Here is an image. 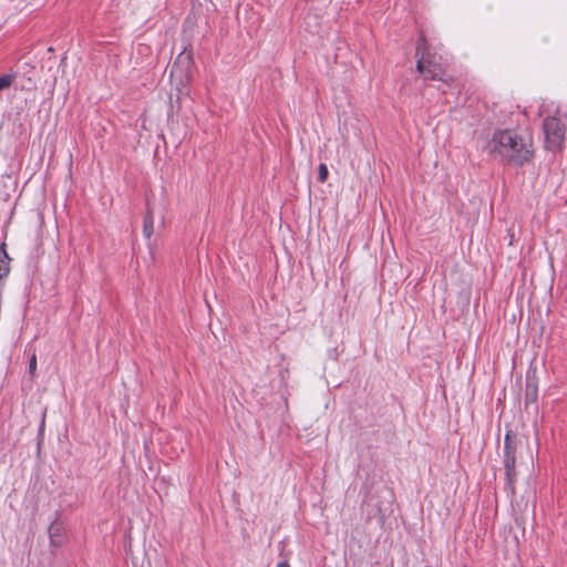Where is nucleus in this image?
Returning <instances> with one entry per match:
<instances>
[{
	"label": "nucleus",
	"mask_w": 567,
	"mask_h": 567,
	"mask_svg": "<svg viewBox=\"0 0 567 567\" xmlns=\"http://www.w3.org/2000/svg\"><path fill=\"white\" fill-rule=\"evenodd\" d=\"M487 151L501 161L517 165L528 162L533 155L530 140L509 130L495 132Z\"/></svg>",
	"instance_id": "nucleus-1"
},
{
	"label": "nucleus",
	"mask_w": 567,
	"mask_h": 567,
	"mask_svg": "<svg viewBox=\"0 0 567 567\" xmlns=\"http://www.w3.org/2000/svg\"><path fill=\"white\" fill-rule=\"evenodd\" d=\"M192 53L187 51L181 52L171 70V83L177 92V102L189 95L188 85L192 81L193 69Z\"/></svg>",
	"instance_id": "nucleus-2"
},
{
	"label": "nucleus",
	"mask_w": 567,
	"mask_h": 567,
	"mask_svg": "<svg viewBox=\"0 0 567 567\" xmlns=\"http://www.w3.org/2000/svg\"><path fill=\"white\" fill-rule=\"evenodd\" d=\"M416 69L424 76V79L446 81V73L436 61L434 54H431L427 47V41L423 34H420L416 45Z\"/></svg>",
	"instance_id": "nucleus-3"
},
{
	"label": "nucleus",
	"mask_w": 567,
	"mask_h": 567,
	"mask_svg": "<svg viewBox=\"0 0 567 567\" xmlns=\"http://www.w3.org/2000/svg\"><path fill=\"white\" fill-rule=\"evenodd\" d=\"M544 132L549 148H560L565 140V125L559 118L549 116L544 120Z\"/></svg>",
	"instance_id": "nucleus-4"
},
{
	"label": "nucleus",
	"mask_w": 567,
	"mask_h": 567,
	"mask_svg": "<svg viewBox=\"0 0 567 567\" xmlns=\"http://www.w3.org/2000/svg\"><path fill=\"white\" fill-rule=\"evenodd\" d=\"M519 442L512 436V432L507 431L504 439L503 464L507 484L512 485L516 477L515 472V454Z\"/></svg>",
	"instance_id": "nucleus-5"
},
{
	"label": "nucleus",
	"mask_w": 567,
	"mask_h": 567,
	"mask_svg": "<svg viewBox=\"0 0 567 567\" xmlns=\"http://www.w3.org/2000/svg\"><path fill=\"white\" fill-rule=\"evenodd\" d=\"M154 234V215L148 208L143 220V235L146 239H150Z\"/></svg>",
	"instance_id": "nucleus-6"
},
{
	"label": "nucleus",
	"mask_w": 567,
	"mask_h": 567,
	"mask_svg": "<svg viewBox=\"0 0 567 567\" xmlns=\"http://www.w3.org/2000/svg\"><path fill=\"white\" fill-rule=\"evenodd\" d=\"M9 274V256L4 250V245L0 247V279Z\"/></svg>",
	"instance_id": "nucleus-7"
},
{
	"label": "nucleus",
	"mask_w": 567,
	"mask_h": 567,
	"mask_svg": "<svg viewBox=\"0 0 567 567\" xmlns=\"http://www.w3.org/2000/svg\"><path fill=\"white\" fill-rule=\"evenodd\" d=\"M61 530H62V527L60 524H58V523L51 524V526L49 527V536H50L52 544H54V545L60 544L59 537L61 535Z\"/></svg>",
	"instance_id": "nucleus-8"
},
{
	"label": "nucleus",
	"mask_w": 567,
	"mask_h": 567,
	"mask_svg": "<svg viewBox=\"0 0 567 567\" xmlns=\"http://www.w3.org/2000/svg\"><path fill=\"white\" fill-rule=\"evenodd\" d=\"M13 75L11 74H3L0 76V91L9 87L13 82Z\"/></svg>",
	"instance_id": "nucleus-9"
},
{
	"label": "nucleus",
	"mask_w": 567,
	"mask_h": 567,
	"mask_svg": "<svg viewBox=\"0 0 567 567\" xmlns=\"http://www.w3.org/2000/svg\"><path fill=\"white\" fill-rule=\"evenodd\" d=\"M328 167L326 164H320L319 165V168H318V179L321 182V183H324L328 178Z\"/></svg>",
	"instance_id": "nucleus-10"
},
{
	"label": "nucleus",
	"mask_w": 567,
	"mask_h": 567,
	"mask_svg": "<svg viewBox=\"0 0 567 567\" xmlns=\"http://www.w3.org/2000/svg\"><path fill=\"white\" fill-rule=\"evenodd\" d=\"M35 370H37V355L32 354L30 358V362H29V373L31 375H33Z\"/></svg>",
	"instance_id": "nucleus-11"
},
{
	"label": "nucleus",
	"mask_w": 567,
	"mask_h": 567,
	"mask_svg": "<svg viewBox=\"0 0 567 567\" xmlns=\"http://www.w3.org/2000/svg\"><path fill=\"white\" fill-rule=\"evenodd\" d=\"M277 567H290V565L287 561L279 563Z\"/></svg>",
	"instance_id": "nucleus-12"
}]
</instances>
